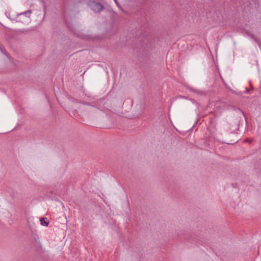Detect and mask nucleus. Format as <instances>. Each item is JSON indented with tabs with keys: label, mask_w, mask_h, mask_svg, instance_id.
<instances>
[{
	"label": "nucleus",
	"mask_w": 261,
	"mask_h": 261,
	"mask_svg": "<svg viewBox=\"0 0 261 261\" xmlns=\"http://www.w3.org/2000/svg\"><path fill=\"white\" fill-rule=\"evenodd\" d=\"M88 4L90 8L95 13L100 12L104 8L101 4L94 1H89Z\"/></svg>",
	"instance_id": "f257e3e1"
},
{
	"label": "nucleus",
	"mask_w": 261,
	"mask_h": 261,
	"mask_svg": "<svg viewBox=\"0 0 261 261\" xmlns=\"http://www.w3.org/2000/svg\"><path fill=\"white\" fill-rule=\"evenodd\" d=\"M40 221L41 224L42 225L48 226L49 223L48 221L47 220V218H41L40 220Z\"/></svg>",
	"instance_id": "f03ea898"
},
{
	"label": "nucleus",
	"mask_w": 261,
	"mask_h": 261,
	"mask_svg": "<svg viewBox=\"0 0 261 261\" xmlns=\"http://www.w3.org/2000/svg\"><path fill=\"white\" fill-rule=\"evenodd\" d=\"M252 141H253V140L252 139L246 138V139L244 140L243 142L244 143L248 142L249 143H252Z\"/></svg>",
	"instance_id": "7ed1b4c3"
},
{
	"label": "nucleus",
	"mask_w": 261,
	"mask_h": 261,
	"mask_svg": "<svg viewBox=\"0 0 261 261\" xmlns=\"http://www.w3.org/2000/svg\"><path fill=\"white\" fill-rule=\"evenodd\" d=\"M31 10H27L26 11H25L23 14H25V15H27V14H31Z\"/></svg>",
	"instance_id": "20e7f679"
}]
</instances>
